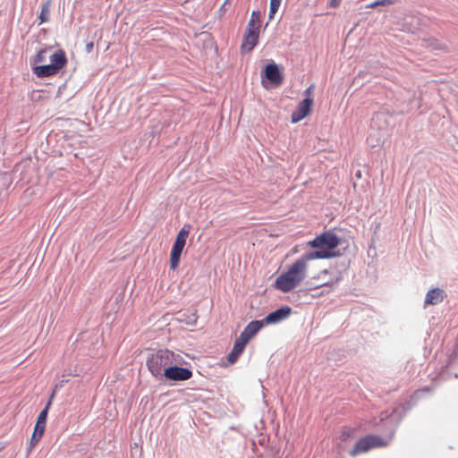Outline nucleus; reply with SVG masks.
Wrapping results in <instances>:
<instances>
[{
  "label": "nucleus",
  "mask_w": 458,
  "mask_h": 458,
  "mask_svg": "<svg viewBox=\"0 0 458 458\" xmlns=\"http://www.w3.org/2000/svg\"><path fill=\"white\" fill-rule=\"evenodd\" d=\"M341 238L332 231H326L317 235L313 240L308 242L309 246L315 250L305 252L303 255L306 259H327L340 255L335 249L340 245Z\"/></svg>",
  "instance_id": "f257e3e1"
},
{
  "label": "nucleus",
  "mask_w": 458,
  "mask_h": 458,
  "mask_svg": "<svg viewBox=\"0 0 458 458\" xmlns=\"http://www.w3.org/2000/svg\"><path fill=\"white\" fill-rule=\"evenodd\" d=\"M429 387L426 386L413 392L410 398L405 401L402 406L393 409L390 412L386 411L380 414L379 423L389 428V438H393L400 422L406 415L407 411L412 409L418 401L429 392Z\"/></svg>",
  "instance_id": "f03ea898"
},
{
  "label": "nucleus",
  "mask_w": 458,
  "mask_h": 458,
  "mask_svg": "<svg viewBox=\"0 0 458 458\" xmlns=\"http://www.w3.org/2000/svg\"><path fill=\"white\" fill-rule=\"evenodd\" d=\"M429 387L426 386L413 392L410 398L405 401L402 406L393 409L390 412L386 411L380 414L379 423L389 428V438H393L400 422L406 415L407 411L412 409L418 401L429 392Z\"/></svg>",
  "instance_id": "7ed1b4c3"
},
{
  "label": "nucleus",
  "mask_w": 458,
  "mask_h": 458,
  "mask_svg": "<svg viewBox=\"0 0 458 458\" xmlns=\"http://www.w3.org/2000/svg\"><path fill=\"white\" fill-rule=\"evenodd\" d=\"M309 259L302 255L281 274L275 282V287L283 293H289L297 287L306 277L307 262Z\"/></svg>",
  "instance_id": "20e7f679"
},
{
  "label": "nucleus",
  "mask_w": 458,
  "mask_h": 458,
  "mask_svg": "<svg viewBox=\"0 0 458 458\" xmlns=\"http://www.w3.org/2000/svg\"><path fill=\"white\" fill-rule=\"evenodd\" d=\"M179 354L167 349H160L151 352L147 359L146 364L151 375L157 379L164 377L163 373L174 361H178Z\"/></svg>",
  "instance_id": "39448f33"
},
{
  "label": "nucleus",
  "mask_w": 458,
  "mask_h": 458,
  "mask_svg": "<svg viewBox=\"0 0 458 458\" xmlns=\"http://www.w3.org/2000/svg\"><path fill=\"white\" fill-rule=\"evenodd\" d=\"M380 425L381 427L378 428V430L385 434V437L378 435L369 434L360 438L354 445L353 448L350 451V454L352 456H356L360 453L368 452L372 448L383 447L388 445L392 440V438H389V428L381 423Z\"/></svg>",
  "instance_id": "423d86ee"
},
{
  "label": "nucleus",
  "mask_w": 458,
  "mask_h": 458,
  "mask_svg": "<svg viewBox=\"0 0 458 458\" xmlns=\"http://www.w3.org/2000/svg\"><path fill=\"white\" fill-rule=\"evenodd\" d=\"M191 225L185 224L178 232L170 252V267L175 270L179 267L180 259L191 231Z\"/></svg>",
  "instance_id": "0eeeda50"
},
{
  "label": "nucleus",
  "mask_w": 458,
  "mask_h": 458,
  "mask_svg": "<svg viewBox=\"0 0 458 458\" xmlns=\"http://www.w3.org/2000/svg\"><path fill=\"white\" fill-rule=\"evenodd\" d=\"M178 361H174L168 368H166L165 372L163 373L164 377L168 381H186L192 377V370L190 368L181 367L179 364L182 360V356L177 358Z\"/></svg>",
  "instance_id": "6e6552de"
},
{
  "label": "nucleus",
  "mask_w": 458,
  "mask_h": 458,
  "mask_svg": "<svg viewBox=\"0 0 458 458\" xmlns=\"http://www.w3.org/2000/svg\"><path fill=\"white\" fill-rule=\"evenodd\" d=\"M262 83L267 80L273 86H280L283 83L284 76L275 62L267 64L261 71Z\"/></svg>",
  "instance_id": "1a4fd4ad"
},
{
  "label": "nucleus",
  "mask_w": 458,
  "mask_h": 458,
  "mask_svg": "<svg viewBox=\"0 0 458 458\" xmlns=\"http://www.w3.org/2000/svg\"><path fill=\"white\" fill-rule=\"evenodd\" d=\"M313 98L310 97L303 98L293 111L291 114V122L293 123H297L308 116L311 112Z\"/></svg>",
  "instance_id": "9d476101"
},
{
  "label": "nucleus",
  "mask_w": 458,
  "mask_h": 458,
  "mask_svg": "<svg viewBox=\"0 0 458 458\" xmlns=\"http://www.w3.org/2000/svg\"><path fill=\"white\" fill-rule=\"evenodd\" d=\"M292 314V308L289 306H281L274 311L269 312L264 318H262V322L264 325H272L277 324L284 319H286Z\"/></svg>",
  "instance_id": "9b49d317"
},
{
  "label": "nucleus",
  "mask_w": 458,
  "mask_h": 458,
  "mask_svg": "<svg viewBox=\"0 0 458 458\" xmlns=\"http://www.w3.org/2000/svg\"><path fill=\"white\" fill-rule=\"evenodd\" d=\"M262 320H252L250 321L242 331L239 337L249 343L250 340L255 336L259 331L264 327Z\"/></svg>",
  "instance_id": "f8f14e48"
},
{
  "label": "nucleus",
  "mask_w": 458,
  "mask_h": 458,
  "mask_svg": "<svg viewBox=\"0 0 458 458\" xmlns=\"http://www.w3.org/2000/svg\"><path fill=\"white\" fill-rule=\"evenodd\" d=\"M446 297V293L441 288H433L429 290L425 297L424 306L428 305H437L444 301Z\"/></svg>",
  "instance_id": "ddd939ff"
},
{
  "label": "nucleus",
  "mask_w": 458,
  "mask_h": 458,
  "mask_svg": "<svg viewBox=\"0 0 458 458\" xmlns=\"http://www.w3.org/2000/svg\"><path fill=\"white\" fill-rule=\"evenodd\" d=\"M259 30H246L242 48L251 51L259 42Z\"/></svg>",
  "instance_id": "4468645a"
},
{
  "label": "nucleus",
  "mask_w": 458,
  "mask_h": 458,
  "mask_svg": "<svg viewBox=\"0 0 458 458\" xmlns=\"http://www.w3.org/2000/svg\"><path fill=\"white\" fill-rule=\"evenodd\" d=\"M248 343H246L244 340H242L240 337H237L233 343V347L230 353L227 356V360L229 363L233 364L235 363L239 357L243 352L246 345Z\"/></svg>",
  "instance_id": "2eb2a0df"
},
{
  "label": "nucleus",
  "mask_w": 458,
  "mask_h": 458,
  "mask_svg": "<svg viewBox=\"0 0 458 458\" xmlns=\"http://www.w3.org/2000/svg\"><path fill=\"white\" fill-rule=\"evenodd\" d=\"M50 408H51V403L50 402H47L46 404H45V407L39 412V414H38V416L37 418V420H36V424H35L34 429L37 432H41V434L45 433L46 425H47V420L48 411H49Z\"/></svg>",
  "instance_id": "dca6fc26"
},
{
  "label": "nucleus",
  "mask_w": 458,
  "mask_h": 458,
  "mask_svg": "<svg viewBox=\"0 0 458 458\" xmlns=\"http://www.w3.org/2000/svg\"><path fill=\"white\" fill-rule=\"evenodd\" d=\"M50 64L56 70L57 72L63 69L67 64L66 55L64 50L55 51L49 57Z\"/></svg>",
  "instance_id": "f3484780"
},
{
  "label": "nucleus",
  "mask_w": 458,
  "mask_h": 458,
  "mask_svg": "<svg viewBox=\"0 0 458 458\" xmlns=\"http://www.w3.org/2000/svg\"><path fill=\"white\" fill-rule=\"evenodd\" d=\"M32 72L38 78H47L58 73L50 64L32 65Z\"/></svg>",
  "instance_id": "a211bd4d"
},
{
  "label": "nucleus",
  "mask_w": 458,
  "mask_h": 458,
  "mask_svg": "<svg viewBox=\"0 0 458 458\" xmlns=\"http://www.w3.org/2000/svg\"><path fill=\"white\" fill-rule=\"evenodd\" d=\"M425 46L427 47H430L432 50H437V51H447V45L436 38H428L425 39Z\"/></svg>",
  "instance_id": "6ab92c4d"
},
{
  "label": "nucleus",
  "mask_w": 458,
  "mask_h": 458,
  "mask_svg": "<svg viewBox=\"0 0 458 458\" xmlns=\"http://www.w3.org/2000/svg\"><path fill=\"white\" fill-rule=\"evenodd\" d=\"M50 0H47L41 6V11L38 15V19L40 20L39 24L48 21L49 20V13H50Z\"/></svg>",
  "instance_id": "aec40b11"
},
{
  "label": "nucleus",
  "mask_w": 458,
  "mask_h": 458,
  "mask_svg": "<svg viewBox=\"0 0 458 458\" xmlns=\"http://www.w3.org/2000/svg\"><path fill=\"white\" fill-rule=\"evenodd\" d=\"M381 122L387 123L386 114L383 112L374 114L371 119V127L377 126L379 130H383L386 126L382 125Z\"/></svg>",
  "instance_id": "412c9836"
},
{
  "label": "nucleus",
  "mask_w": 458,
  "mask_h": 458,
  "mask_svg": "<svg viewBox=\"0 0 458 458\" xmlns=\"http://www.w3.org/2000/svg\"><path fill=\"white\" fill-rule=\"evenodd\" d=\"M44 434H41V432H37L35 429L33 430L32 436L30 437V446L28 448V452H30L40 441L41 437Z\"/></svg>",
  "instance_id": "4be33fe9"
},
{
  "label": "nucleus",
  "mask_w": 458,
  "mask_h": 458,
  "mask_svg": "<svg viewBox=\"0 0 458 458\" xmlns=\"http://www.w3.org/2000/svg\"><path fill=\"white\" fill-rule=\"evenodd\" d=\"M47 49H41L38 52V54L35 55L34 59H33V63H43L46 61L47 59ZM31 65H34L32 63H31Z\"/></svg>",
  "instance_id": "5701e85b"
},
{
  "label": "nucleus",
  "mask_w": 458,
  "mask_h": 458,
  "mask_svg": "<svg viewBox=\"0 0 458 458\" xmlns=\"http://www.w3.org/2000/svg\"><path fill=\"white\" fill-rule=\"evenodd\" d=\"M279 6H280V4L270 2L268 21H271L274 19L275 14L277 13V11L279 9Z\"/></svg>",
  "instance_id": "b1692460"
},
{
  "label": "nucleus",
  "mask_w": 458,
  "mask_h": 458,
  "mask_svg": "<svg viewBox=\"0 0 458 458\" xmlns=\"http://www.w3.org/2000/svg\"><path fill=\"white\" fill-rule=\"evenodd\" d=\"M394 4V0H377L369 4V7L375 8L377 6H386Z\"/></svg>",
  "instance_id": "393cba45"
},
{
  "label": "nucleus",
  "mask_w": 458,
  "mask_h": 458,
  "mask_svg": "<svg viewBox=\"0 0 458 458\" xmlns=\"http://www.w3.org/2000/svg\"><path fill=\"white\" fill-rule=\"evenodd\" d=\"M343 279V276H342V273L341 272H338L337 275L335 276L334 279H331L330 281L328 282H326L324 284H322L321 285H318V287L319 286H332L334 285L335 284H337L339 281H341Z\"/></svg>",
  "instance_id": "a878e982"
},
{
  "label": "nucleus",
  "mask_w": 458,
  "mask_h": 458,
  "mask_svg": "<svg viewBox=\"0 0 458 458\" xmlns=\"http://www.w3.org/2000/svg\"><path fill=\"white\" fill-rule=\"evenodd\" d=\"M250 20H253L254 22H256L257 24H259L260 23V20H261V13H260V11L259 10H253L252 13H251Z\"/></svg>",
  "instance_id": "bb28decb"
},
{
  "label": "nucleus",
  "mask_w": 458,
  "mask_h": 458,
  "mask_svg": "<svg viewBox=\"0 0 458 458\" xmlns=\"http://www.w3.org/2000/svg\"><path fill=\"white\" fill-rule=\"evenodd\" d=\"M260 25L257 24L253 21V20H249L247 29L246 30H259Z\"/></svg>",
  "instance_id": "cd10ccee"
},
{
  "label": "nucleus",
  "mask_w": 458,
  "mask_h": 458,
  "mask_svg": "<svg viewBox=\"0 0 458 458\" xmlns=\"http://www.w3.org/2000/svg\"><path fill=\"white\" fill-rule=\"evenodd\" d=\"M457 357V352L454 351L449 356L448 365L451 366L455 363V359Z\"/></svg>",
  "instance_id": "c85d7f7f"
},
{
  "label": "nucleus",
  "mask_w": 458,
  "mask_h": 458,
  "mask_svg": "<svg viewBox=\"0 0 458 458\" xmlns=\"http://www.w3.org/2000/svg\"><path fill=\"white\" fill-rule=\"evenodd\" d=\"M93 47H94V43L91 41V42H88L86 44V47H85V50L87 53H91L92 50H93Z\"/></svg>",
  "instance_id": "c756f323"
},
{
  "label": "nucleus",
  "mask_w": 458,
  "mask_h": 458,
  "mask_svg": "<svg viewBox=\"0 0 458 458\" xmlns=\"http://www.w3.org/2000/svg\"><path fill=\"white\" fill-rule=\"evenodd\" d=\"M340 4V0H331L329 3V6L332 8H336Z\"/></svg>",
  "instance_id": "7c9ffc66"
},
{
  "label": "nucleus",
  "mask_w": 458,
  "mask_h": 458,
  "mask_svg": "<svg viewBox=\"0 0 458 458\" xmlns=\"http://www.w3.org/2000/svg\"><path fill=\"white\" fill-rule=\"evenodd\" d=\"M55 389H54L49 396V399L47 402H50L51 403H53V400L55 398Z\"/></svg>",
  "instance_id": "2f4dec72"
},
{
  "label": "nucleus",
  "mask_w": 458,
  "mask_h": 458,
  "mask_svg": "<svg viewBox=\"0 0 458 458\" xmlns=\"http://www.w3.org/2000/svg\"><path fill=\"white\" fill-rule=\"evenodd\" d=\"M312 88H313V85H310L308 89H306L305 94H310L311 89H312Z\"/></svg>",
  "instance_id": "473e14b6"
},
{
  "label": "nucleus",
  "mask_w": 458,
  "mask_h": 458,
  "mask_svg": "<svg viewBox=\"0 0 458 458\" xmlns=\"http://www.w3.org/2000/svg\"><path fill=\"white\" fill-rule=\"evenodd\" d=\"M270 2L277 3L281 4L282 0H270Z\"/></svg>",
  "instance_id": "72a5a7b5"
},
{
  "label": "nucleus",
  "mask_w": 458,
  "mask_h": 458,
  "mask_svg": "<svg viewBox=\"0 0 458 458\" xmlns=\"http://www.w3.org/2000/svg\"><path fill=\"white\" fill-rule=\"evenodd\" d=\"M229 1L230 0H225V3L223 4V6H225L226 4H229Z\"/></svg>",
  "instance_id": "f704fd0d"
},
{
  "label": "nucleus",
  "mask_w": 458,
  "mask_h": 458,
  "mask_svg": "<svg viewBox=\"0 0 458 458\" xmlns=\"http://www.w3.org/2000/svg\"><path fill=\"white\" fill-rule=\"evenodd\" d=\"M322 273H323V274H328V270H327V269H324V270L322 271Z\"/></svg>",
  "instance_id": "c9c22d12"
},
{
  "label": "nucleus",
  "mask_w": 458,
  "mask_h": 458,
  "mask_svg": "<svg viewBox=\"0 0 458 458\" xmlns=\"http://www.w3.org/2000/svg\"><path fill=\"white\" fill-rule=\"evenodd\" d=\"M343 267L345 269L346 268V263H343Z\"/></svg>",
  "instance_id": "e433bc0d"
},
{
  "label": "nucleus",
  "mask_w": 458,
  "mask_h": 458,
  "mask_svg": "<svg viewBox=\"0 0 458 458\" xmlns=\"http://www.w3.org/2000/svg\"><path fill=\"white\" fill-rule=\"evenodd\" d=\"M2 449H3V447H2V446H0V451H1Z\"/></svg>",
  "instance_id": "4c0bfd02"
}]
</instances>
